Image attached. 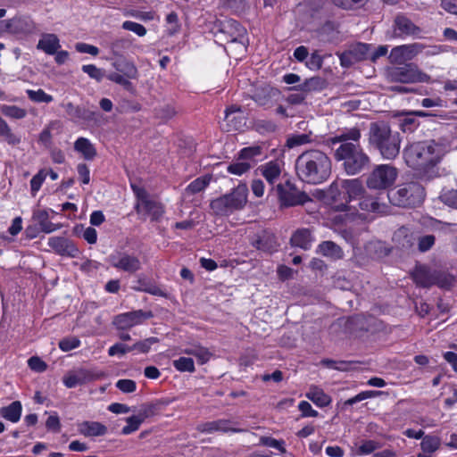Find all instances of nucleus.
<instances>
[{"label":"nucleus","mask_w":457,"mask_h":457,"mask_svg":"<svg viewBox=\"0 0 457 457\" xmlns=\"http://www.w3.org/2000/svg\"><path fill=\"white\" fill-rule=\"evenodd\" d=\"M37 48L44 51L46 54L54 55L61 48L60 40L55 34H43L37 45Z\"/></svg>","instance_id":"b1692460"},{"label":"nucleus","mask_w":457,"mask_h":457,"mask_svg":"<svg viewBox=\"0 0 457 457\" xmlns=\"http://www.w3.org/2000/svg\"><path fill=\"white\" fill-rule=\"evenodd\" d=\"M254 127L260 133L275 132L278 129L276 122L271 120H257L254 122Z\"/></svg>","instance_id":"bf43d9fd"},{"label":"nucleus","mask_w":457,"mask_h":457,"mask_svg":"<svg viewBox=\"0 0 457 457\" xmlns=\"http://www.w3.org/2000/svg\"><path fill=\"white\" fill-rule=\"evenodd\" d=\"M262 154V147L259 145H253L243 148L238 154V160L243 162H252L256 156Z\"/></svg>","instance_id":"6e6d98bb"},{"label":"nucleus","mask_w":457,"mask_h":457,"mask_svg":"<svg viewBox=\"0 0 457 457\" xmlns=\"http://www.w3.org/2000/svg\"><path fill=\"white\" fill-rule=\"evenodd\" d=\"M95 377L87 370H79L70 373L63 378V383L68 388H73L78 385H82L93 380Z\"/></svg>","instance_id":"393cba45"},{"label":"nucleus","mask_w":457,"mask_h":457,"mask_svg":"<svg viewBox=\"0 0 457 457\" xmlns=\"http://www.w3.org/2000/svg\"><path fill=\"white\" fill-rule=\"evenodd\" d=\"M147 214H149L153 220H158L163 214L164 210L162 205L154 200H145L141 205Z\"/></svg>","instance_id":"79ce46f5"},{"label":"nucleus","mask_w":457,"mask_h":457,"mask_svg":"<svg viewBox=\"0 0 457 457\" xmlns=\"http://www.w3.org/2000/svg\"><path fill=\"white\" fill-rule=\"evenodd\" d=\"M74 149L88 161L93 160L96 156V147L86 137H79L74 143Z\"/></svg>","instance_id":"c9c22d12"},{"label":"nucleus","mask_w":457,"mask_h":457,"mask_svg":"<svg viewBox=\"0 0 457 457\" xmlns=\"http://www.w3.org/2000/svg\"><path fill=\"white\" fill-rule=\"evenodd\" d=\"M318 253L332 260H340L344 257L343 249L333 241H323L318 245Z\"/></svg>","instance_id":"c756f323"},{"label":"nucleus","mask_w":457,"mask_h":457,"mask_svg":"<svg viewBox=\"0 0 457 457\" xmlns=\"http://www.w3.org/2000/svg\"><path fill=\"white\" fill-rule=\"evenodd\" d=\"M0 137H3L7 144L16 145L21 143V138L12 132L7 122L0 116Z\"/></svg>","instance_id":"c03bdc74"},{"label":"nucleus","mask_w":457,"mask_h":457,"mask_svg":"<svg viewBox=\"0 0 457 457\" xmlns=\"http://www.w3.org/2000/svg\"><path fill=\"white\" fill-rule=\"evenodd\" d=\"M4 31L12 34H30L35 30V23L29 18L18 17L1 21Z\"/></svg>","instance_id":"a211bd4d"},{"label":"nucleus","mask_w":457,"mask_h":457,"mask_svg":"<svg viewBox=\"0 0 457 457\" xmlns=\"http://www.w3.org/2000/svg\"><path fill=\"white\" fill-rule=\"evenodd\" d=\"M433 273L434 270H431L429 268L419 266L415 268L411 273V277L418 286L430 287L433 286Z\"/></svg>","instance_id":"cd10ccee"},{"label":"nucleus","mask_w":457,"mask_h":457,"mask_svg":"<svg viewBox=\"0 0 457 457\" xmlns=\"http://www.w3.org/2000/svg\"><path fill=\"white\" fill-rule=\"evenodd\" d=\"M383 394L381 391H363L345 402V405H353L368 398L375 397Z\"/></svg>","instance_id":"0e129e2a"},{"label":"nucleus","mask_w":457,"mask_h":457,"mask_svg":"<svg viewBox=\"0 0 457 457\" xmlns=\"http://www.w3.org/2000/svg\"><path fill=\"white\" fill-rule=\"evenodd\" d=\"M48 245L55 253L61 256L76 258L79 253V248L71 239L63 237H52L48 239Z\"/></svg>","instance_id":"dca6fc26"},{"label":"nucleus","mask_w":457,"mask_h":457,"mask_svg":"<svg viewBox=\"0 0 457 457\" xmlns=\"http://www.w3.org/2000/svg\"><path fill=\"white\" fill-rule=\"evenodd\" d=\"M312 232L309 228H300L294 232L290 243L293 246L308 250L312 246Z\"/></svg>","instance_id":"c85d7f7f"},{"label":"nucleus","mask_w":457,"mask_h":457,"mask_svg":"<svg viewBox=\"0 0 457 457\" xmlns=\"http://www.w3.org/2000/svg\"><path fill=\"white\" fill-rule=\"evenodd\" d=\"M251 244L256 249L265 253H271L278 246L274 234L266 230L255 235Z\"/></svg>","instance_id":"412c9836"},{"label":"nucleus","mask_w":457,"mask_h":457,"mask_svg":"<svg viewBox=\"0 0 457 457\" xmlns=\"http://www.w3.org/2000/svg\"><path fill=\"white\" fill-rule=\"evenodd\" d=\"M258 170L270 185H273L281 174V167L276 161L261 165Z\"/></svg>","instance_id":"2f4dec72"},{"label":"nucleus","mask_w":457,"mask_h":457,"mask_svg":"<svg viewBox=\"0 0 457 457\" xmlns=\"http://www.w3.org/2000/svg\"><path fill=\"white\" fill-rule=\"evenodd\" d=\"M46 172L44 170H40L30 180L31 192L35 194L41 187L42 183L46 178Z\"/></svg>","instance_id":"774afa93"},{"label":"nucleus","mask_w":457,"mask_h":457,"mask_svg":"<svg viewBox=\"0 0 457 457\" xmlns=\"http://www.w3.org/2000/svg\"><path fill=\"white\" fill-rule=\"evenodd\" d=\"M452 149H457V137L416 142L404 149L403 155L409 167L417 170L421 177L430 179L438 175L436 165L445 154Z\"/></svg>","instance_id":"f257e3e1"},{"label":"nucleus","mask_w":457,"mask_h":457,"mask_svg":"<svg viewBox=\"0 0 457 457\" xmlns=\"http://www.w3.org/2000/svg\"><path fill=\"white\" fill-rule=\"evenodd\" d=\"M170 403L169 400L159 399L141 405L138 413L145 420L153 416L160 414Z\"/></svg>","instance_id":"a878e982"},{"label":"nucleus","mask_w":457,"mask_h":457,"mask_svg":"<svg viewBox=\"0 0 457 457\" xmlns=\"http://www.w3.org/2000/svg\"><path fill=\"white\" fill-rule=\"evenodd\" d=\"M144 420H145L141 417V415L138 412L137 415H133L127 418V425L123 427L121 433L123 435H129L137 431Z\"/></svg>","instance_id":"8fccbe9b"},{"label":"nucleus","mask_w":457,"mask_h":457,"mask_svg":"<svg viewBox=\"0 0 457 457\" xmlns=\"http://www.w3.org/2000/svg\"><path fill=\"white\" fill-rule=\"evenodd\" d=\"M82 71L87 74L91 79H96L97 82L102 81L104 78V71L94 64H86L82 66Z\"/></svg>","instance_id":"69168bd1"},{"label":"nucleus","mask_w":457,"mask_h":457,"mask_svg":"<svg viewBox=\"0 0 457 457\" xmlns=\"http://www.w3.org/2000/svg\"><path fill=\"white\" fill-rule=\"evenodd\" d=\"M211 179V176L195 179L187 186V191L193 195L203 191L210 184Z\"/></svg>","instance_id":"3c124183"},{"label":"nucleus","mask_w":457,"mask_h":457,"mask_svg":"<svg viewBox=\"0 0 457 457\" xmlns=\"http://www.w3.org/2000/svg\"><path fill=\"white\" fill-rule=\"evenodd\" d=\"M368 141L370 146L378 150L384 159L394 160L400 153L401 137L384 120L370 124Z\"/></svg>","instance_id":"7ed1b4c3"},{"label":"nucleus","mask_w":457,"mask_h":457,"mask_svg":"<svg viewBox=\"0 0 457 457\" xmlns=\"http://www.w3.org/2000/svg\"><path fill=\"white\" fill-rule=\"evenodd\" d=\"M253 166V163L250 162H236L228 166V171L229 173L235 174V175H242L245 172H247Z\"/></svg>","instance_id":"13d9d810"},{"label":"nucleus","mask_w":457,"mask_h":457,"mask_svg":"<svg viewBox=\"0 0 457 457\" xmlns=\"http://www.w3.org/2000/svg\"><path fill=\"white\" fill-rule=\"evenodd\" d=\"M22 406L20 401H14L0 409V416L11 422H18L21 419Z\"/></svg>","instance_id":"72a5a7b5"},{"label":"nucleus","mask_w":457,"mask_h":457,"mask_svg":"<svg viewBox=\"0 0 457 457\" xmlns=\"http://www.w3.org/2000/svg\"><path fill=\"white\" fill-rule=\"evenodd\" d=\"M453 278L448 273L440 270H434L433 286L436 285L442 288H448L453 285Z\"/></svg>","instance_id":"de8ad7c7"},{"label":"nucleus","mask_w":457,"mask_h":457,"mask_svg":"<svg viewBox=\"0 0 457 457\" xmlns=\"http://www.w3.org/2000/svg\"><path fill=\"white\" fill-rule=\"evenodd\" d=\"M131 46V40L129 38H117L110 45L112 53L116 56H122L125 50L129 49Z\"/></svg>","instance_id":"864d4df0"},{"label":"nucleus","mask_w":457,"mask_h":457,"mask_svg":"<svg viewBox=\"0 0 457 457\" xmlns=\"http://www.w3.org/2000/svg\"><path fill=\"white\" fill-rule=\"evenodd\" d=\"M394 34L398 37H411L413 38H423L422 29L404 15H397L395 18Z\"/></svg>","instance_id":"4468645a"},{"label":"nucleus","mask_w":457,"mask_h":457,"mask_svg":"<svg viewBox=\"0 0 457 457\" xmlns=\"http://www.w3.org/2000/svg\"><path fill=\"white\" fill-rule=\"evenodd\" d=\"M276 90L273 88H262L255 92L253 99L261 106H266L270 104L271 97L275 96Z\"/></svg>","instance_id":"a18cd8bd"},{"label":"nucleus","mask_w":457,"mask_h":457,"mask_svg":"<svg viewBox=\"0 0 457 457\" xmlns=\"http://www.w3.org/2000/svg\"><path fill=\"white\" fill-rule=\"evenodd\" d=\"M65 112L72 120H82L85 121H95L99 115L98 112L87 109L84 106L74 105L72 103H67L63 105Z\"/></svg>","instance_id":"aec40b11"},{"label":"nucleus","mask_w":457,"mask_h":457,"mask_svg":"<svg viewBox=\"0 0 457 457\" xmlns=\"http://www.w3.org/2000/svg\"><path fill=\"white\" fill-rule=\"evenodd\" d=\"M398 126L403 133H412L420 126V121L411 112L398 115Z\"/></svg>","instance_id":"ea45409f"},{"label":"nucleus","mask_w":457,"mask_h":457,"mask_svg":"<svg viewBox=\"0 0 457 457\" xmlns=\"http://www.w3.org/2000/svg\"><path fill=\"white\" fill-rule=\"evenodd\" d=\"M237 425V422L230 420L220 419L217 420L208 421L204 423L198 424L196 429L201 433H213V432H242L243 429L237 428L234 426Z\"/></svg>","instance_id":"f3484780"},{"label":"nucleus","mask_w":457,"mask_h":457,"mask_svg":"<svg viewBox=\"0 0 457 457\" xmlns=\"http://www.w3.org/2000/svg\"><path fill=\"white\" fill-rule=\"evenodd\" d=\"M245 35V29L235 20L221 21L215 34L219 40L227 43H239L242 47H245L244 39Z\"/></svg>","instance_id":"9d476101"},{"label":"nucleus","mask_w":457,"mask_h":457,"mask_svg":"<svg viewBox=\"0 0 457 457\" xmlns=\"http://www.w3.org/2000/svg\"><path fill=\"white\" fill-rule=\"evenodd\" d=\"M388 79L392 82L400 83H429L431 77L420 71L417 64L407 62L403 66L393 67L388 71Z\"/></svg>","instance_id":"0eeeda50"},{"label":"nucleus","mask_w":457,"mask_h":457,"mask_svg":"<svg viewBox=\"0 0 457 457\" xmlns=\"http://www.w3.org/2000/svg\"><path fill=\"white\" fill-rule=\"evenodd\" d=\"M425 195L424 187L416 180L401 183L387 192L390 203L403 208H412L421 204Z\"/></svg>","instance_id":"39448f33"},{"label":"nucleus","mask_w":457,"mask_h":457,"mask_svg":"<svg viewBox=\"0 0 457 457\" xmlns=\"http://www.w3.org/2000/svg\"><path fill=\"white\" fill-rule=\"evenodd\" d=\"M247 195L248 187L246 184H239L230 193L213 199L210 207L216 215L228 216L245 206Z\"/></svg>","instance_id":"423d86ee"},{"label":"nucleus","mask_w":457,"mask_h":457,"mask_svg":"<svg viewBox=\"0 0 457 457\" xmlns=\"http://www.w3.org/2000/svg\"><path fill=\"white\" fill-rule=\"evenodd\" d=\"M397 170L390 164L376 166L367 178L370 189L385 190L390 187L397 178Z\"/></svg>","instance_id":"6e6552de"},{"label":"nucleus","mask_w":457,"mask_h":457,"mask_svg":"<svg viewBox=\"0 0 457 457\" xmlns=\"http://www.w3.org/2000/svg\"><path fill=\"white\" fill-rule=\"evenodd\" d=\"M370 48V45L365 43H357L351 46L338 55L341 66L349 68L356 62L368 59Z\"/></svg>","instance_id":"ddd939ff"},{"label":"nucleus","mask_w":457,"mask_h":457,"mask_svg":"<svg viewBox=\"0 0 457 457\" xmlns=\"http://www.w3.org/2000/svg\"><path fill=\"white\" fill-rule=\"evenodd\" d=\"M183 352L187 355L195 356L200 364L206 363L212 356L211 352L202 345H192L191 347L186 348Z\"/></svg>","instance_id":"a19ab883"},{"label":"nucleus","mask_w":457,"mask_h":457,"mask_svg":"<svg viewBox=\"0 0 457 457\" xmlns=\"http://www.w3.org/2000/svg\"><path fill=\"white\" fill-rule=\"evenodd\" d=\"M359 207L362 211L371 212H382L384 206L373 197L362 196L359 199Z\"/></svg>","instance_id":"37998d69"},{"label":"nucleus","mask_w":457,"mask_h":457,"mask_svg":"<svg viewBox=\"0 0 457 457\" xmlns=\"http://www.w3.org/2000/svg\"><path fill=\"white\" fill-rule=\"evenodd\" d=\"M334 157L337 162H342L344 170L352 176L361 173L370 164V158L360 144L339 145Z\"/></svg>","instance_id":"20e7f679"},{"label":"nucleus","mask_w":457,"mask_h":457,"mask_svg":"<svg viewBox=\"0 0 457 457\" xmlns=\"http://www.w3.org/2000/svg\"><path fill=\"white\" fill-rule=\"evenodd\" d=\"M122 29L132 31L139 37H144L146 34V29L139 23L131 21H126L122 23Z\"/></svg>","instance_id":"338daca9"},{"label":"nucleus","mask_w":457,"mask_h":457,"mask_svg":"<svg viewBox=\"0 0 457 457\" xmlns=\"http://www.w3.org/2000/svg\"><path fill=\"white\" fill-rule=\"evenodd\" d=\"M331 160L318 149L302 153L295 160L297 177L304 183L318 185L326 181L331 174Z\"/></svg>","instance_id":"f03ea898"},{"label":"nucleus","mask_w":457,"mask_h":457,"mask_svg":"<svg viewBox=\"0 0 457 457\" xmlns=\"http://www.w3.org/2000/svg\"><path fill=\"white\" fill-rule=\"evenodd\" d=\"M341 187L345 189V193L347 195V199L350 202L359 200L365 193L362 183L359 179H342Z\"/></svg>","instance_id":"4be33fe9"},{"label":"nucleus","mask_w":457,"mask_h":457,"mask_svg":"<svg viewBox=\"0 0 457 457\" xmlns=\"http://www.w3.org/2000/svg\"><path fill=\"white\" fill-rule=\"evenodd\" d=\"M276 190L281 205L285 207L303 205L311 201L306 193L298 190L289 180L284 184H278Z\"/></svg>","instance_id":"1a4fd4ad"},{"label":"nucleus","mask_w":457,"mask_h":457,"mask_svg":"<svg viewBox=\"0 0 457 457\" xmlns=\"http://www.w3.org/2000/svg\"><path fill=\"white\" fill-rule=\"evenodd\" d=\"M436 237L434 235H424L418 237V250L425 253L430 250L435 245Z\"/></svg>","instance_id":"e2e57ef3"},{"label":"nucleus","mask_w":457,"mask_h":457,"mask_svg":"<svg viewBox=\"0 0 457 457\" xmlns=\"http://www.w3.org/2000/svg\"><path fill=\"white\" fill-rule=\"evenodd\" d=\"M306 397L320 407L328 406L331 402L330 396L315 386L310 387L309 391L306 393Z\"/></svg>","instance_id":"58836bf2"},{"label":"nucleus","mask_w":457,"mask_h":457,"mask_svg":"<svg viewBox=\"0 0 457 457\" xmlns=\"http://www.w3.org/2000/svg\"><path fill=\"white\" fill-rule=\"evenodd\" d=\"M32 219L40 226V229L45 233L54 232L59 228L49 220V214L46 210L34 211Z\"/></svg>","instance_id":"e433bc0d"},{"label":"nucleus","mask_w":457,"mask_h":457,"mask_svg":"<svg viewBox=\"0 0 457 457\" xmlns=\"http://www.w3.org/2000/svg\"><path fill=\"white\" fill-rule=\"evenodd\" d=\"M393 240L403 249H409L414 244V237L407 228H398L393 236Z\"/></svg>","instance_id":"4c0bfd02"},{"label":"nucleus","mask_w":457,"mask_h":457,"mask_svg":"<svg viewBox=\"0 0 457 457\" xmlns=\"http://www.w3.org/2000/svg\"><path fill=\"white\" fill-rule=\"evenodd\" d=\"M174 368L180 372H194L195 363L192 358L180 357L173 361Z\"/></svg>","instance_id":"5fc2aeb1"},{"label":"nucleus","mask_w":457,"mask_h":457,"mask_svg":"<svg viewBox=\"0 0 457 457\" xmlns=\"http://www.w3.org/2000/svg\"><path fill=\"white\" fill-rule=\"evenodd\" d=\"M79 431L85 436H99L107 433V428L97 421H83L79 425Z\"/></svg>","instance_id":"7c9ffc66"},{"label":"nucleus","mask_w":457,"mask_h":457,"mask_svg":"<svg viewBox=\"0 0 457 457\" xmlns=\"http://www.w3.org/2000/svg\"><path fill=\"white\" fill-rule=\"evenodd\" d=\"M361 137V134L360 129L357 127H353V128L345 129L340 131V133L338 135H337L334 137L329 138L328 141L331 142L332 145L338 144V143L340 145H344L345 143H346V144H360L359 141H360Z\"/></svg>","instance_id":"5701e85b"},{"label":"nucleus","mask_w":457,"mask_h":457,"mask_svg":"<svg viewBox=\"0 0 457 457\" xmlns=\"http://www.w3.org/2000/svg\"><path fill=\"white\" fill-rule=\"evenodd\" d=\"M0 111L4 116L17 120L23 119L27 115L25 109L16 105L4 104L0 107Z\"/></svg>","instance_id":"09e8293b"},{"label":"nucleus","mask_w":457,"mask_h":457,"mask_svg":"<svg viewBox=\"0 0 457 457\" xmlns=\"http://www.w3.org/2000/svg\"><path fill=\"white\" fill-rule=\"evenodd\" d=\"M152 317L153 313L151 312L137 310L117 315L114 318L113 324L120 330H127Z\"/></svg>","instance_id":"2eb2a0df"},{"label":"nucleus","mask_w":457,"mask_h":457,"mask_svg":"<svg viewBox=\"0 0 457 457\" xmlns=\"http://www.w3.org/2000/svg\"><path fill=\"white\" fill-rule=\"evenodd\" d=\"M110 264L122 271L135 273L141 269V262L137 256L125 252H115L108 257Z\"/></svg>","instance_id":"f8f14e48"},{"label":"nucleus","mask_w":457,"mask_h":457,"mask_svg":"<svg viewBox=\"0 0 457 457\" xmlns=\"http://www.w3.org/2000/svg\"><path fill=\"white\" fill-rule=\"evenodd\" d=\"M422 451L425 453H433L440 446V438L436 436H425L420 443Z\"/></svg>","instance_id":"49530a36"},{"label":"nucleus","mask_w":457,"mask_h":457,"mask_svg":"<svg viewBox=\"0 0 457 457\" xmlns=\"http://www.w3.org/2000/svg\"><path fill=\"white\" fill-rule=\"evenodd\" d=\"M29 100L35 103H51L53 101V96L51 95L46 94L43 89L32 90L28 89L26 91Z\"/></svg>","instance_id":"4d7b16f0"},{"label":"nucleus","mask_w":457,"mask_h":457,"mask_svg":"<svg viewBox=\"0 0 457 457\" xmlns=\"http://www.w3.org/2000/svg\"><path fill=\"white\" fill-rule=\"evenodd\" d=\"M425 48L426 45L421 43L397 46L392 48L388 58L391 63L405 64L422 53Z\"/></svg>","instance_id":"9b49d317"},{"label":"nucleus","mask_w":457,"mask_h":457,"mask_svg":"<svg viewBox=\"0 0 457 457\" xmlns=\"http://www.w3.org/2000/svg\"><path fill=\"white\" fill-rule=\"evenodd\" d=\"M326 86L327 83L324 79H322L321 77L315 76L305 79L303 83L299 84L294 87L293 88L299 91H303L306 94H308L312 91H320L324 89Z\"/></svg>","instance_id":"f704fd0d"},{"label":"nucleus","mask_w":457,"mask_h":457,"mask_svg":"<svg viewBox=\"0 0 457 457\" xmlns=\"http://www.w3.org/2000/svg\"><path fill=\"white\" fill-rule=\"evenodd\" d=\"M227 130H241L245 126V117L240 106L231 105L225 110Z\"/></svg>","instance_id":"6ab92c4d"},{"label":"nucleus","mask_w":457,"mask_h":457,"mask_svg":"<svg viewBox=\"0 0 457 457\" xmlns=\"http://www.w3.org/2000/svg\"><path fill=\"white\" fill-rule=\"evenodd\" d=\"M440 201L445 205L457 209V190L451 189L441 193Z\"/></svg>","instance_id":"052dcab7"},{"label":"nucleus","mask_w":457,"mask_h":457,"mask_svg":"<svg viewBox=\"0 0 457 457\" xmlns=\"http://www.w3.org/2000/svg\"><path fill=\"white\" fill-rule=\"evenodd\" d=\"M312 139V132L303 133V134H295L287 139V146L289 148H293L298 145H305L311 143Z\"/></svg>","instance_id":"603ef678"},{"label":"nucleus","mask_w":457,"mask_h":457,"mask_svg":"<svg viewBox=\"0 0 457 457\" xmlns=\"http://www.w3.org/2000/svg\"><path fill=\"white\" fill-rule=\"evenodd\" d=\"M319 38L327 43H334L339 40L337 25L333 21L325 22L318 30Z\"/></svg>","instance_id":"bb28decb"},{"label":"nucleus","mask_w":457,"mask_h":457,"mask_svg":"<svg viewBox=\"0 0 457 457\" xmlns=\"http://www.w3.org/2000/svg\"><path fill=\"white\" fill-rule=\"evenodd\" d=\"M116 71L126 76L127 79H138L139 73L134 62L127 59H120L112 62Z\"/></svg>","instance_id":"473e14b6"},{"label":"nucleus","mask_w":457,"mask_h":457,"mask_svg":"<svg viewBox=\"0 0 457 457\" xmlns=\"http://www.w3.org/2000/svg\"><path fill=\"white\" fill-rule=\"evenodd\" d=\"M159 339L157 337H148L143 341H138L130 346L131 351H138L143 353H146L149 352L151 345L158 343Z\"/></svg>","instance_id":"680f3d73"}]
</instances>
